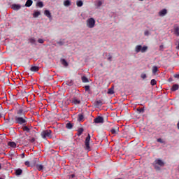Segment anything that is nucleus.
I'll return each mask as SVG.
<instances>
[{
	"label": "nucleus",
	"mask_w": 179,
	"mask_h": 179,
	"mask_svg": "<svg viewBox=\"0 0 179 179\" xmlns=\"http://www.w3.org/2000/svg\"><path fill=\"white\" fill-rule=\"evenodd\" d=\"M27 117L24 115V116H15V124H19L20 125H25V124H27Z\"/></svg>",
	"instance_id": "1"
},
{
	"label": "nucleus",
	"mask_w": 179,
	"mask_h": 179,
	"mask_svg": "<svg viewBox=\"0 0 179 179\" xmlns=\"http://www.w3.org/2000/svg\"><path fill=\"white\" fill-rule=\"evenodd\" d=\"M134 51L136 54H139V52H142L143 54L144 52H146L148 51V46L141 45H137L135 47Z\"/></svg>",
	"instance_id": "2"
},
{
	"label": "nucleus",
	"mask_w": 179,
	"mask_h": 179,
	"mask_svg": "<svg viewBox=\"0 0 179 179\" xmlns=\"http://www.w3.org/2000/svg\"><path fill=\"white\" fill-rule=\"evenodd\" d=\"M52 131L50 129L43 130L41 133V136L43 139H47V138H52Z\"/></svg>",
	"instance_id": "3"
},
{
	"label": "nucleus",
	"mask_w": 179,
	"mask_h": 179,
	"mask_svg": "<svg viewBox=\"0 0 179 179\" xmlns=\"http://www.w3.org/2000/svg\"><path fill=\"white\" fill-rule=\"evenodd\" d=\"M87 27L93 29L96 26V20L93 17L88 18L86 21Z\"/></svg>",
	"instance_id": "4"
},
{
	"label": "nucleus",
	"mask_w": 179,
	"mask_h": 179,
	"mask_svg": "<svg viewBox=\"0 0 179 179\" xmlns=\"http://www.w3.org/2000/svg\"><path fill=\"white\" fill-rule=\"evenodd\" d=\"M85 145L86 150H90V134H89L85 138Z\"/></svg>",
	"instance_id": "5"
},
{
	"label": "nucleus",
	"mask_w": 179,
	"mask_h": 179,
	"mask_svg": "<svg viewBox=\"0 0 179 179\" xmlns=\"http://www.w3.org/2000/svg\"><path fill=\"white\" fill-rule=\"evenodd\" d=\"M36 163H37V159H34V160H32L31 162H29V161H26L24 162V164L27 166V167H35L36 166Z\"/></svg>",
	"instance_id": "6"
},
{
	"label": "nucleus",
	"mask_w": 179,
	"mask_h": 179,
	"mask_svg": "<svg viewBox=\"0 0 179 179\" xmlns=\"http://www.w3.org/2000/svg\"><path fill=\"white\" fill-rule=\"evenodd\" d=\"M95 124H103L104 122V118L101 116H98L94 120Z\"/></svg>",
	"instance_id": "7"
},
{
	"label": "nucleus",
	"mask_w": 179,
	"mask_h": 179,
	"mask_svg": "<svg viewBox=\"0 0 179 179\" xmlns=\"http://www.w3.org/2000/svg\"><path fill=\"white\" fill-rule=\"evenodd\" d=\"M110 131L111 132V134L113 135H117V134H118V132H120V129L118 128L117 126H115L114 127H112L110 129Z\"/></svg>",
	"instance_id": "8"
},
{
	"label": "nucleus",
	"mask_w": 179,
	"mask_h": 179,
	"mask_svg": "<svg viewBox=\"0 0 179 179\" xmlns=\"http://www.w3.org/2000/svg\"><path fill=\"white\" fill-rule=\"evenodd\" d=\"M159 16H160V17H163L164 16H166V15H167V9L164 8L162 10H161L159 13H158Z\"/></svg>",
	"instance_id": "9"
},
{
	"label": "nucleus",
	"mask_w": 179,
	"mask_h": 179,
	"mask_svg": "<svg viewBox=\"0 0 179 179\" xmlns=\"http://www.w3.org/2000/svg\"><path fill=\"white\" fill-rule=\"evenodd\" d=\"M154 163L155 164H158V166H160V167H163V166H164V162L160 159H155Z\"/></svg>",
	"instance_id": "10"
},
{
	"label": "nucleus",
	"mask_w": 179,
	"mask_h": 179,
	"mask_svg": "<svg viewBox=\"0 0 179 179\" xmlns=\"http://www.w3.org/2000/svg\"><path fill=\"white\" fill-rule=\"evenodd\" d=\"M44 15L46 17H48L50 20H52V16L51 15V13L48 10H45Z\"/></svg>",
	"instance_id": "11"
},
{
	"label": "nucleus",
	"mask_w": 179,
	"mask_h": 179,
	"mask_svg": "<svg viewBox=\"0 0 179 179\" xmlns=\"http://www.w3.org/2000/svg\"><path fill=\"white\" fill-rule=\"evenodd\" d=\"M21 8H22V6H20V4L12 5V9H13V10H19Z\"/></svg>",
	"instance_id": "12"
},
{
	"label": "nucleus",
	"mask_w": 179,
	"mask_h": 179,
	"mask_svg": "<svg viewBox=\"0 0 179 179\" xmlns=\"http://www.w3.org/2000/svg\"><path fill=\"white\" fill-rule=\"evenodd\" d=\"M35 167H36L38 171H41L44 169V166L42 164H38L37 162H36Z\"/></svg>",
	"instance_id": "13"
},
{
	"label": "nucleus",
	"mask_w": 179,
	"mask_h": 179,
	"mask_svg": "<svg viewBox=\"0 0 179 179\" xmlns=\"http://www.w3.org/2000/svg\"><path fill=\"white\" fill-rule=\"evenodd\" d=\"M94 5L96 8H99L103 5V2L100 0L95 1Z\"/></svg>",
	"instance_id": "14"
},
{
	"label": "nucleus",
	"mask_w": 179,
	"mask_h": 179,
	"mask_svg": "<svg viewBox=\"0 0 179 179\" xmlns=\"http://www.w3.org/2000/svg\"><path fill=\"white\" fill-rule=\"evenodd\" d=\"M40 69V68L37 66H33L31 67L30 69V71L31 72H38V70Z\"/></svg>",
	"instance_id": "15"
},
{
	"label": "nucleus",
	"mask_w": 179,
	"mask_h": 179,
	"mask_svg": "<svg viewBox=\"0 0 179 179\" xmlns=\"http://www.w3.org/2000/svg\"><path fill=\"white\" fill-rule=\"evenodd\" d=\"M173 34H175V36H177V37H179V27H176L173 28Z\"/></svg>",
	"instance_id": "16"
},
{
	"label": "nucleus",
	"mask_w": 179,
	"mask_h": 179,
	"mask_svg": "<svg viewBox=\"0 0 179 179\" xmlns=\"http://www.w3.org/2000/svg\"><path fill=\"white\" fill-rule=\"evenodd\" d=\"M60 62H61L62 65H63V66H65V68H66V66H68V65H69L68 64V62H66V60L65 59H61Z\"/></svg>",
	"instance_id": "17"
},
{
	"label": "nucleus",
	"mask_w": 179,
	"mask_h": 179,
	"mask_svg": "<svg viewBox=\"0 0 179 179\" xmlns=\"http://www.w3.org/2000/svg\"><path fill=\"white\" fill-rule=\"evenodd\" d=\"M23 173V170L22 169L19 168L15 169V176H22Z\"/></svg>",
	"instance_id": "18"
},
{
	"label": "nucleus",
	"mask_w": 179,
	"mask_h": 179,
	"mask_svg": "<svg viewBox=\"0 0 179 179\" xmlns=\"http://www.w3.org/2000/svg\"><path fill=\"white\" fill-rule=\"evenodd\" d=\"M33 5V0H27L25 3V6L27 8H30Z\"/></svg>",
	"instance_id": "19"
},
{
	"label": "nucleus",
	"mask_w": 179,
	"mask_h": 179,
	"mask_svg": "<svg viewBox=\"0 0 179 179\" xmlns=\"http://www.w3.org/2000/svg\"><path fill=\"white\" fill-rule=\"evenodd\" d=\"M178 89H179L178 84H174L172 86L171 90V92H176V91L178 90Z\"/></svg>",
	"instance_id": "20"
},
{
	"label": "nucleus",
	"mask_w": 179,
	"mask_h": 179,
	"mask_svg": "<svg viewBox=\"0 0 179 179\" xmlns=\"http://www.w3.org/2000/svg\"><path fill=\"white\" fill-rule=\"evenodd\" d=\"M152 75H156L157 72H159V68H157V66H152Z\"/></svg>",
	"instance_id": "21"
},
{
	"label": "nucleus",
	"mask_w": 179,
	"mask_h": 179,
	"mask_svg": "<svg viewBox=\"0 0 179 179\" xmlns=\"http://www.w3.org/2000/svg\"><path fill=\"white\" fill-rule=\"evenodd\" d=\"M41 15V13L40 11L34 10L33 13V17H38Z\"/></svg>",
	"instance_id": "22"
},
{
	"label": "nucleus",
	"mask_w": 179,
	"mask_h": 179,
	"mask_svg": "<svg viewBox=\"0 0 179 179\" xmlns=\"http://www.w3.org/2000/svg\"><path fill=\"white\" fill-rule=\"evenodd\" d=\"M64 6L68 7V6H71V5H72V3L71 2V0H65L64 1Z\"/></svg>",
	"instance_id": "23"
},
{
	"label": "nucleus",
	"mask_w": 179,
	"mask_h": 179,
	"mask_svg": "<svg viewBox=\"0 0 179 179\" xmlns=\"http://www.w3.org/2000/svg\"><path fill=\"white\" fill-rule=\"evenodd\" d=\"M72 103H73V104H76V105L80 104V100H79L76 98H73Z\"/></svg>",
	"instance_id": "24"
},
{
	"label": "nucleus",
	"mask_w": 179,
	"mask_h": 179,
	"mask_svg": "<svg viewBox=\"0 0 179 179\" xmlns=\"http://www.w3.org/2000/svg\"><path fill=\"white\" fill-rule=\"evenodd\" d=\"M8 146H10V148H16V143L13 142V141H10L8 143Z\"/></svg>",
	"instance_id": "25"
},
{
	"label": "nucleus",
	"mask_w": 179,
	"mask_h": 179,
	"mask_svg": "<svg viewBox=\"0 0 179 179\" xmlns=\"http://www.w3.org/2000/svg\"><path fill=\"white\" fill-rule=\"evenodd\" d=\"M36 6H38V8H43L44 3L41 1H38L36 3Z\"/></svg>",
	"instance_id": "26"
},
{
	"label": "nucleus",
	"mask_w": 179,
	"mask_h": 179,
	"mask_svg": "<svg viewBox=\"0 0 179 179\" xmlns=\"http://www.w3.org/2000/svg\"><path fill=\"white\" fill-rule=\"evenodd\" d=\"M81 80L83 83H89V78H87L86 76H83Z\"/></svg>",
	"instance_id": "27"
},
{
	"label": "nucleus",
	"mask_w": 179,
	"mask_h": 179,
	"mask_svg": "<svg viewBox=\"0 0 179 179\" xmlns=\"http://www.w3.org/2000/svg\"><path fill=\"white\" fill-rule=\"evenodd\" d=\"M17 115H20V116L23 115L24 116V113H23V109L20 108V109L17 110Z\"/></svg>",
	"instance_id": "28"
},
{
	"label": "nucleus",
	"mask_w": 179,
	"mask_h": 179,
	"mask_svg": "<svg viewBox=\"0 0 179 179\" xmlns=\"http://www.w3.org/2000/svg\"><path fill=\"white\" fill-rule=\"evenodd\" d=\"M76 5L78 8H81V6H83V1H82V0H78L76 1Z\"/></svg>",
	"instance_id": "29"
},
{
	"label": "nucleus",
	"mask_w": 179,
	"mask_h": 179,
	"mask_svg": "<svg viewBox=\"0 0 179 179\" xmlns=\"http://www.w3.org/2000/svg\"><path fill=\"white\" fill-rule=\"evenodd\" d=\"M95 105L96 107H101V106H103V102L101 100L96 101Z\"/></svg>",
	"instance_id": "30"
},
{
	"label": "nucleus",
	"mask_w": 179,
	"mask_h": 179,
	"mask_svg": "<svg viewBox=\"0 0 179 179\" xmlns=\"http://www.w3.org/2000/svg\"><path fill=\"white\" fill-rule=\"evenodd\" d=\"M73 127V124L71 122H68L66 124V128H67V129H72Z\"/></svg>",
	"instance_id": "31"
},
{
	"label": "nucleus",
	"mask_w": 179,
	"mask_h": 179,
	"mask_svg": "<svg viewBox=\"0 0 179 179\" xmlns=\"http://www.w3.org/2000/svg\"><path fill=\"white\" fill-rule=\"evenodd\" d=\"M152 166L154 167V169L157 171H160L161 169L160 166H159L157 164L153 163Z\"/></svg>",
	"instance_id": "32"
},
{
	"label": "nucleus",
	"mask_w": 179,
	"mask_h": 179,
	"mask_svg": "<svg viewBox=\"0 0 179 179\" xmlns=\"http://www.w3.org/2000/svg\"><path fill=\"white\" fill-rule=\"evenodd\" d=\"M83 118H85L83 113L78 114V121H83Z\"/></svg>",
	"instance_id": "33"
},
{
	"label": "nucleus",
	"mask_w": 179,
	"mask_h": 179,
	"mask_svg": "<svg viewBox=\"0 0 179 179\" xmlns=\"http://www.w3.org/2000/svg\"><path fill=\"white\" fill-rule=\"evenodd\" d=\"M67 86H73V80H69L66 81Z\"/></svg>",
	"instance_id": "34"
},
{
	"label": "nucleus",
	"mask_w": 179,
	"mask_h": 179,
	"mask_svg": "<svg viewBox=\"0 0 179 179\" xmlns=\"http://www.w3.org/2000/svg\"><path fill=\"white\" fill-rule=\"evenodd\" d=\"M23 131H25V132H30V128H29L27 126H23L22 127Z\"/></svg>",
	"instance_id": "35"
},
{
	"label": "nucleus",
	"mask_w": 179,
	"mask_h": 179,
	"mask_svg": "<svg viewBox=\"0 0 179 179\" xmlns=\"http://www.w3.org/2000/svg\"><path fill=\"white\" fill-rule=\"evenodd\" d=\"M83 128H80L78 129V136H80L83 134Z\"/></svg>",
	"instance_id": "36"
},
{
	"label": "nucleus",
	"mask_w": 179,
	"mask_h": 179,
	"mask_svg": "<svg viewBox=\"0 0 179 179\" xmlns=\"http://www.w3.org/2000/svg\"><path fill=\"white\" fill-rule=\"evenodd\" d=\"M157 83V82L155 80V79H152L150 81V85L151 86H156V84Z\"/></svg>",
	"instance_id": "37"
},
{
	"label": "nucleus",
	"mask_w": 179,
	"mask_h": 179,
	"mask_svg": "<svg viewBox=\"0 0 179 179\" xmlns=\"http://www.w3.org/2000/svg\"><path fill=\"white\" fill-rule=\"evenodd\" d=\"M137 111L138 113V114H141V113H145V108H137Z\"/></svg>",
	"instance_id": "38"
},
{
	"label": "nucleus",
	"mask_w": 179,
	"mask_h": 179,
	"mask_svg": "<svg viewBox=\"0 0 179 179\" xmlns=\"http://www.w3.org/2000/svg\"><path fill=\"white\" fill-rule=\"evenodd\" d=\"M108 94H114V88H110L108 91Z\"/></svg>",
	"instance_id": "39"
},
{
	"label": "nucleus",
	"mask_w": 179,
	"mask_h": 179,
	"mask_svg": "<svg viewBox=\"0 0 179 179\" xmlns=\"http://www.w3.org/2000/svg\"><path fill=\"white\" fill-rule=\"evenodd\" d=\"M144 36H145L146 37L150 36V31H149V30H145L144 31Z\"/></svg>",
	"instance_id": "40"
},
{
	"label": "nucleus",
	"mask_w": 179,
	"mask_h": 179,
	"mask_svg": "<svg viewBox=\"0 0 179 179\" xmlns=\"http://www.w3.org/2000/svg\"><path fill=\"white\" fill-rule=\"evenodd\" d=\"M29 41L31 44H36V39L33 38H29Z\"/></svg>",
	"instance_id": "41"
},
{
	"label": "nucleus",
	"mask_w": 179,
	"mask_h": 179,
	"mask_svg": "<svg viewBox=\"0 0 179 179\" xmlns=\"http://www.w3.org/2000/svg\"><path fill=\"white\" fill-rule=\"evenodd\" d=\"M141 79H146V78H148V76H146V73H141Z\"/></svg>",
	"instance_id": "42"
},
{
	"label": "nucleus",
	"mask_w": 179,
	"mask_h": 179,
	"mask_svg": "<svg viewBox=\"0 0 179 179\" xmlns=\"http://www.w3.org/2000/svg\"><path fill=\"white\" fill-rule=\"evenodd\" d=\"M85 90L86 92H88V90H90V85H85Z\"/></svg>",
	"instance_id": "43"
},
{
	"label": "nucleus",
	"mask_w": 179,
	"mask_h": 179,
	"mask_svg": "<svg viewBox=\"0 0 179 179\" xmlns=\"http://www.w3.org/2000/svg\"><path fill=\"white\" fill-rule=\"evenodd\" d=\"M57 44H59V45H64L65 44V42L63 41H60L57 42Z\"/></svg>",
	"instance_id": "44"
},
{
	"label": "nucleus",
	"mask_w": 179,
	"mask_h": 179,
	"mask_svg": "<svg viewBox=\"0 0 179 179\" xmlns=\"http://www.w3.org/2000/svg\"><path fill=\"white\" fill-rule=\"evenodd\" d=\"M29 142H31V143H34V142H36V138L34 137L31 138L29 140Z\"/></svg>",
	"instance_id": "45"
},
{
	"label": "nucleus",
	"mask_w": 179,
	"mask_h": 179,
	"mask_svg": "<svg viewBox=\"0 0 179 179\" xmlns=\"http://www.w3.org/2000/svg\"><path fill=\"white\" fill-rule=\"evenodd\" d=\"M38 43H39V44H43L44 43V39L39 38Z\"/></svg>",
	"instance_id": "46"
},
{
	"label": "nucleus",
	"mask_w": 179,
	"mask_h": 179,
	"mask_svg": "<svg viewBox=\"0 0 179 179\" xmlns=\"http://www.w3.org/2000/svg\"><path fill=\"white\" fill-rule=\"evenodd\" d=\"M108 60H109L110 62L113 61V56H111V55H108Z\"/></svg>",
	"instance_id": "47"
},
{
	"label": "nucleus",
	"mask_w": 179,
	"mask_h": 179,
	"mask_svg": "<svg viewBox=\"0 0 179 179\" xmlns=\"http://www.w3.org/2000/svg\"><path fill=\"white\" fill-rule=\"evenodd\" d=\"M163 48H164V45H161L159 46V51H163Z\"/></svg>",
	"instance_id": "48"
},
{
	"label": "nucleus",
	"mask_w": 179,
	"mask_h": 179,
	"mask_svg": "<svg viewBox=\"0 0 179 179\" xmlns=\"http://www.w3.org/2000/svg\"><path fill=\"white\" fill-rule=\"evenodd\" d=\"M157 141V142H159V143H164V141L162 138H158Z\"/></svg>",
	"instance_id": "49"
},
{
	"label": "nucleus",
	"mask_w": 179,
	"mask_h": 179,
	"mask_svg": "<svg viewBox=\"0 0 179 179\" xmlns=\"http://www.w3.org/2000/svg\"><path fill=\"white\" fill-rule=\"evenodd\" d=\"M75 178V174H71L69 176V179Z\"/></svg>",
	"instance_id": "50"
},
{
	"label": "nucleus",
	"mask_w": 179,
	"mask_h": 179,
	"mask_svg": "<svg viewBox=\"0 0 179 179\" xmlns=\"http://www.w3.org/2000/svg\"><path fill=\"white\" fill-rule=\"evenodd\" d=\"M24 157H25L24 153H22V154L21 155V158H22V159H24Z\"/></svg>",
	"instance_id": "51"
},
{
	"label": "nucleus",
	"mask_w": 179,
	"mask_h": 179,
	"mask_svg": "<svg viewBox=\"0 0 179 179\" xmlns=\"http://www.w3.org/2000/svg\"><path fill=\"white\" fill-rule=\"evenodd\" d=\"M175 78H176L177 79H179V73H178V74H176V75L175 76Z\"/></svg>",
	"instance_id": "52"
},
{
	"label": "nucleus",
	"mask_w": 179,
	"mask_h": 179,
	"mask_svg": "<svg viewBox=\"0 0 179 179\" xmlns=\"http://www.w3.org/2000/svg\"><path fill=\"white\" fill-rule=\"evenodd\" d=\"M4 116H3V114H2V113H0V118H2V117H3Z\"/></svg>",
	"instance_id": "53"
},
{
	"label": "nucleus",
	"mask_w": 179,
	"mask_h": 179,
	"mask_svg": "<svg viewBox=\"0 0 179 179\" xmlns=\"http://www.w3.org/2000/svg\"><path fill=\"white\" fill-rule=\"evenodd\" d=\"M1 169H2V164H1V163H0V170H1Z\"/></svg>",
	"instance_id": "54"
},
{
	"label": "nucleus",
	"mask_w": 179,
	"mask_h": 179,
	"mask_svg": "<svg viewBox=\"0 0 179 179\" xmlns=\"http://www.w3.org/2000/svg\"><path fill=\"white\" fill-rule=\"evenodd\" d=\"M0 179H3V178H0Z\"/></svg>",
	"instance_id": "55"
},
{
	"label": "nucleus",
	"mask_w": 179,
	"mask_h": 179,
	"mask_svg": "<svg viewBox=\"0 0 179 179\" xmlns=\"http://www.w3.org/2000/svg\"><path fill=\"white\" fill-rule=\"evenodd\" d=\"M139 1H143V0H139Z\"/></svg>",
	"instance_id": "56"
}]
</instances>
